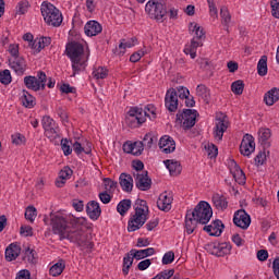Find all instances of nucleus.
I'll return each mask as SVG.
<instances>
[{"instance_id":"29","label":"nucleus","mask_w":279,"mask_h":279,"mask_svg":"<svg viewBox=\"0 0 279 279\" xmlns=\"http://www.w3.org/2000/svg\"><path fill=\"white\" fill-rule=\"evenodd\" d=\"M163 165H166L170 175H180L182 173V165L178 160L167 159Z\"/></svg>"},{"instance_id":"1","label":"nucleus","mask_w":279,"mask_h":279,"mask_svg":"<svg viewBox=\"0 0 279 279\" xmlns=\"http://www.w3.org/2000/svg\"><path fill=\"white\" fill-rule=\"evenodd\" d=\"M44 223L46 226H51L53 234H58L60 241H71V243H76L81 250H93L94 244L88 240V235L82 229H75L69 226L66 217L62 214H51L50 221L49 218H44Z\"/></svg>"},{"instance_id":"7","label":"nucleus","mask_w":279,"mask_h":279,"mask_svg":"<svg viewBox=\"0 0 279 279\" xmlns=\"http://www.w3.org/2000/svg\"><path fill=\"white\" fill-rule=\"evenodd\" d=\"M24 86H26L28 90H34L35 93L45 90V87L47 86V74H45V72H37V76H25Z\"/></svg>"},{"instance_id":"44","label":"nucleus","mask_w":279,"mask_h":279,"mask_svg":"<svg viewBox=\"0 0 279 279\" xmlns=\"http://www.w3.org/2000/svg\"><path fill=\"white\" fill-rule=\"evenodd\" d=\"M245 89V83L242 80L234 81L231 84V90L233 95H243V90Z\"/></svg>"},{"instance_id":"57","label":"nucleus","mask_w":279,"mask_h":279,"mask_svg":"<svg viewBox=\"0 0 279 279\" xmlns=\"http://www.w3.org/2000/svg\"><path fill=\"white\" fill-rule=\"evenodd\" d=\"M61 149L64 156H71V154H73V148H71V145L69 144V140L61 141Z\"/></svg>"},{"instance_id":"45","label":"nucleus","mask_w":279,"mask_h":279,"mask_svg":"<svg viewBox=\"0 0 279 279\" xmlns=\"http://www.w3.org/2000/svg\"><path fill=\"white\" fill-rule=\"evenodd\" d=\"M0 83L4 86H9V84H12V73L10 72V70L0 71Z\"/></svg>"},{"instance_id":"62","label":"nucleus","mask_w":279,"mask_h":279,"mask_svg":"<svg viewBox=\"0 0 279 279\" xmlns=\"http://www.w3.org/2000/svg\"><path fill=\"white\" fill-rule=\"evenodd\" d=\"M9 53H10V56H12V58H14V59L21 58V57L19 56V45H16V44H11V45L9 46Z\"/></svg>"},{"instance_id":"16","label":"nucleus","mask_w":279,"mask_h":279,"mask_svg":"<svg viewBox=\"0 0 279 279\" xmlns=\"http://www.w3.org/2000/svg\"><path fill=\"white\" fill-rule=\"evenodd\" d=\"M233 223L242 230H247L252 223V218L245 213V209H240L233 216Z\"/></svg>"},{"instance_id":"46","label":"nucleus","mask_w":279,"mask_h":279,"mask_svg":"<svg viewBox=\"0 0 279 279\" xmlns=\"http://www.w3.org/2000/svg\"><path fill=\"white\" fill-rule=\"evenodd\" d=\"M38 216V213L36 211V207L34 206H28L25 210V219H27V221H31L32 223H34V221L36 220V217Z\"/></svg>"},{"instance_id":"64","label":"nucleus","mask_w":279,"mask_h":279,"mask_svg":"<svg viewBox=\"0 0 279 279\" xmlns=\"http://www.w3.org/2000/svg\"><path fill=\"white\" fill-rule=\"evenodd\" d=\"M274 276L279 279V257L275 258L272 262Z\"/></svg>"},{"instance_id":"38","label":"nucleus","mask_w":279,"mask_h":279,"mask_svg":"<svg viewBox=\"0 0 279 279\" xmlns=\"http://www.w3.org/2000/svg\"><path fill=\"white\" fill-rule=\"evenodd\" d=\"M143 114H145V121H147V118L150 121H155V119L158 117V109L154 105H147L143 109Z\"/></svg>"},{"instance_id":"49","label":"nucleus","mask_w":279,"mask_h":279,"mask_svg":"<svg viewBox=\"0 0 279 279\" xmlns=\"http://www.w3.org/2000/svg\"><path fill=\"white\" fill-rule=\"evenodd\" d=\"M205 151L209 158H217V154H219V149L215 144H208L205 146Z\"/></svg>"},{"instance_id":"50","label":"nucleus","mask_w":279,"mask_h":279,"mask_svg":"<svg viewBox=\"0 0 279 279\" xmlns=\"http://www.w3.org/2000/svg\"><path fill=\"white\" fill-rule=\"evenodd\" d=\"M29 49H32L34 51V53H40V51H43V49H45V48H44L40 39L36 38L33 40V43H31Z\"/></svg>"},{"instance_id":"37","label":"nucleus","mask_w":279,"mask_h":279,"mask_svg":"<svg viewBox=\"0 0 279 279\" xmlns=\"http://www.w3.org/2000/svg\"><path fill=\"white\" fill-rule=\"evenodd\" d=\"M195 228H197V220L193 218L192 214L187 211L185 216V231L187 234H193L195 232Z\"/></svg>"},{"instance_id":"25","label":"nucleus","mask_w":279,"mask_h":279,"mask_svg":"<svg viewBox=\"0 0 279 279\" xmlns=\"http://www.w3.org/2000/svg\"><path fill=\"white\" fill-rule=\"evenodd\" d=\"M104 27H101V24L97 21H89L85 24L84 32L86 36H98V34H101Z\"/></svg>"},{"instance_id":"40","label":"nucleus","mask_w":279,"mask_h":279,"mask_svg":"<svg viewBox=\"0 0 279 279\" xmlns=\"http://www.w3.org/2000/svg\"><path fill=\"white\" fill-rule=\"evenodd\" d=\"M134 258L132 256V251H130L124 257H123V268H122V274L124 276H128L130 274V267L134 264Z\"/></svg>"},{"instance_id":"30","label":"nucleus","mask_w":279,"mask_h":279,"mask_svg":"<svg viewBox=\"0 0 279 279\" xmlns=\"http://www.w3.org/2000/svg\"><path fill=\"white\" fill-rule=\"evenodd\" d=\"M71 175H73V170L69 167H64L60 172H59V179L56 182V186H58V189H62V186H64V184H66V180H71Z\"/></svg>"},{"instance_id":"14","label":"nucleus","mask_w":279,"mask_h":279,"mask_svg":"<svg viewBox=\"0 0 279 279\" xmlns=\"http://www.w3.org/2000/svg\"><path fill=\"white\" fill-rule=\"evenodd\" d=\"M135 178V186L138 191H149L151 189V179L147 172H133Z\"/></svg>"},{"instance_id":"26","label":"nucleus","mask_w":279,"mask_h":279,"mask_svg":"<svg viewBox=\"0 0 279 279\" xmlns=\"http://www.w3.org/2000/svg\"><path fill=\"white\" fill-rule=\"evenodd\" d=\"M5 260L12 263V260H16L19 256H21V246L19 244L11 243L5 248Z\"/></svg>"},{"instance_id":"61","label":"nucleus","mask_w":279,"mask_h":279,"mask_svg":"<svg viewBox=\"0 0 279 279\" xmlns=\"http://www.w3.org/2000/svg\"><path fill=\"white\" fill-rule=\"evenodd\" d=\"M20 234H22V236H32L34 234V229L31 226H22Z\"/></svg>"},{"instance_id":"21","label":"nucleus","mask_w":279,"mask_h":279,"mask_svg":"<svg viewBox=\"0 0 279 279\" xmlns=\"http://www.w3.org/2000/svg\"><path fill=\"white\" fill-rule=\"evenodd\" d=\"M226 226H223V222L221 220H215L210 225L205 226L203 230H205V232H208L209 236H221Z\"/></svg>"},{"instance_id":"19","label":"nucleus","mask_w":279,"mask_h":279,"mask_svg":"<svg viewBox=\"0 0 279 279\" xmlns=\"http://www.w3.org/2000/svg\"><path fill=\"white\" fill-rule=\"evenodd\" d=\"M229 169L230 173L232 174L238 184H245V172H243V170L241 169V167H239V163H236L234 159H231L229 161Z\"/></svg>"},{"instance_id":"34","label":"nucleus","mask_w":279,"mask_h":279,"mask_svg":"<svg viewBox=\"0 0 279 279\" xmlns=\"http://www.w3.org/2000/svg\"><path fill=\"white\" fill-rule=\"evenodd\" d=\"M21 101L25 108H34L36 106V98L25 89L22 90Z\"/></svg>"},{"instance_id":"48","label":"nucleus","mask_w":279,"mask_h":279,"mask_svg":"<svg viewBox=\"0 0 279 279\" xmlns=\"http://www.w3.org/2000/svg\"><path fill=\"white\" fill-rule=\"evenodd\" d=\"M104 184L108 193H114V191H117V186L119 183H117V181H112L110 178H106L104 179Z\"/></svg>"},{"instance_id":"9","label":"nucleus","mask_w":279,"mask_h":279,"mask_svg":"<svg viewBox=\"0 0 279 279\" xmlns=\"http://www.w3.org/2000/svg\"><path fill=\"white\" fill-rule=\"evenodd\" d=\"M197 121V110L184 109L182 112L177 113V123L183 130H191Z\"/></svg>"},{"instance_id":"63","label":"nucleus","mask_w":279,"mask_h":279,"mask_svg":"<svg viewBox=\"0 0 279 279\" xmlns=\"http://www.w3.org/2000/svg\"><path fill=\"white\" fill-rule=\"evenodd\" d=\"M15 279H32V272L27 269L20 270Z\"/></svg>"},{"instance_id":"39","label":"nucleus","mask_w":279,"mask_h":279,"mask_svg":"<svg viewBox=\"0 0 279 279\" xmlns=\"http://www.w3.org/2000/svg\"><path fill=\"white\" fill-rule=\"evenodd\" d=\"M132 208V201L131 199H122L118 206L117 211L121 217H124V215H128V210Z\"/></svg>"},{"instance_id":"23","label":"nucleus","mask_w":279,"mask_h":279,"mask_svg":"<svg viewBox=\"0 0 279 279\" xmlns=\"http://www.w3.org/2000/svg\"><path fill=\"white\" fill-rule=\"evenodd\" d=\"M159 147L163 154H172V151H175V141H173V137L165 135L159 140Z\"/></svg>"},{"instance_id":"10","label":"nucleus","mask_w":279,"mask_h":279,"mask_svg":"<svg viewBox=\"0 0 279 279\" xmlns=\"http://www.w3.org/2000/svg\"><path fill=\"white\" fill-rule=\"evenodd\" d=\"M41 125L44 128L45 135L50 141H56V138L60 136V126H58V123H56L51 117L45 116L41 120Z\"/></svg>"},{"instance_id":"8","label":"nucleus","mask_w":279,"mask_h":279,"mask_svg":"<svg viewBox=\"0 0 279 279\" xmlns=\"http://www.w3.org/2000/svg\"><path fill=\"white\" fill-rule=\"evenodd\" d=\"M124 121L129 128H141V125H143V123L146 121L145 113H143V108L132 107L128 111Z\"/></svg>"},{"instance_id":"18","label":"nucleus","mask_w":279,"mask_h":279,"mask_svg":"<svg viewBox=\"0 0 279 279\" xmlns=\"http://www.w3.org/2000/svg\"><path fill=\"white\" fill-rule=\"evenodd\" d=\"M9 66L15 74L20 76L25 75V71H27V61L23 57H16L9 61Z\"/></svg>"},{"instance_id":"15","label":"nucleus","mask_w":279,"mask_h":279,"mask_svg":"<svg viewBox=\"0 0 279 279\" xmlns=\"http://www.w3.org/2000/svg\"><path fill=\"white\" fill-rule=\"evenodd\" d=\"M165 106L169 112H177L178 111V92L175 88H169L165 96Z\"/></svg>"},{"instance_id":"54","label":"nucleus","mask_w":279,"mask_h":279,"mask_svg":"<svg viewBox=\"0 0 279 279\" xmlns=\"http://www.w3.org/2000/svg\"><path fill=\"white\" fill-rule=\"evenodd\" d=\"M175 92H177V97H179V99H185L186 97H189V95H191V92L189 90V88L184 86L177 87Z\"/></svg>"},{"instance_id":"51","label":"nucleus","mask_w":279,"mask_h":279,"mask_svg":"<svg viewBox=\"0 0 279 279\" xmlns=\"http://www.w3.org/2000/svg\"><path fill=\"white\" fill-rule=\"evenodd\" d=\"M258 136H259V141H262V143H266V141H269V138H271V130L259 129Z\"/></svg>"},{"instance_id":"36","label":"nucleus","mask_w":279,"mask_h":279,"mask_svg":"<svg viewBox=\"0 0 279 279\" xmlns=\"http://www.w3.org/2000/svg\"><path fill=\"white\" fill-rule=\"evenodd\" d=\"M196 95H197V97H201V99H203V101H205V104L210 102V89H208V87H206V85H204V84L197 85Z\"/></svg>"},{"instance_id":"42","label":"nucleus","mask_w":279,"mask_h":279,"mask_svg":"<svg viewBox=\"0 0 279 279\" xmlns=\"http://www.w3.org/2000/svg\"><path fill=\"white\" fill-rule=\"evenodd\" d=\"M257 73L260 77L267 75V56H262L257 63Z\"/></svg>"},{"instance_id":"22","label":"nucleus","mask_w":279,"mask_h":279,"mask_svg":"<svg viewBox=\"0 0 279 279\" xmlns=\"http://www.w3.org/2000/svg\"><path fill=\"white\" fill-rule=\"evenodd\" d=\"M86 213L93 221H97L101 217V207L96 201H90L86 205Z\"/></svg>"},{"instance_id":"58","label":"nucleus","mask_w":279,"mask_h":279,"mask_svg":"<svg viewBox=\"0 0 279 279\" xmlns=\"http://www.w3.org/2000/svg\"><path fill=\"white\" fill-rule=\"evenodd\" d=\"M143 148L147 147L148 149L151 148L154 145V135L151 133H147L143 138Z\"/></svg>"},{"instance_id":"33","label":"nucleus","mask_w":279,"mask_h":279,"mask_svg":"<svg viewBox=\"0 0 279 279\" xmlns=\"http://www.w3.org/2000/svg\"><path fill=\"white\" fill-rule=\"evenodd\" d=\"M190 32L192 34H194L195 40H204L206 33L204 32V28H202V26H199V24L192 22L190 23Z\"/></svg>"},{"instance_id":"11","label":"nucleus","mask_w":279,"mask_h":279,"mask_svg":"<svg viewBox=\"0 0 279 279\" xmlns=\"http://www.w3.org/2000/svg\"><path fill=\"white\" fill-rule=\"evenodd\" d=\"M228 128H230V120L228 119V116L221 114L217 117L214 126V138H216V141H222L223 134H226Z\"/></svg>"},{"instance_id":"52","label":"nucleus","mask_w":279,"mask_h":279,"mask_svg":"<svg viewBox=\"0 0 279 279\" xmlns=\"http://www.w3.org/2000/svg\"><path fill=\"white\" fill-rule=\"evenodd\" d=\"M136 43L135 38H132L131 40L126 41L125 39H123L120 45H119V49H123V51H121V53H125V49H132V47H134Z\"/></svg>"},{"instance_id":"24","label":"nucleus","mask_w":279,"mask_h":279,"mask_svg":"<svg viewBox=\"0 0 279 279\" xmlns=\"http://www.w3.org/2000/svg\"><path fill=\"white\" fill-rule=\"evenodd\" d=\"M204 43L199 39L192 38L191 43L185 45L184 53L186 56H190L192 60H195L197 58V48L203 47Z\"/></svg>"},{"instance_id":"17","label":"nucleus","mask_w":279,"mask_h":279,"mask_svg":"<svg viewBox=\"0 0 279 279\" xmlns=\"http://www.w3.org/2000/svg\"><path fill=\"white\" fill-rule=\"evenodd\" d=\"M171 204H173V194L169 192H163L159 195L157 201V207L163 213H169L171 210Z\"/></svg>"},{"instance_id":"12","label":"nucleus","mask_w":279,"mask_h":279,"mask_svg":"<svg viewBox=\"0 0 279 279\" xmlns=\"http://www.w3.org/2000/svg\"><path fill=\"white\" fill-rule=\"evenodd\" d=\"M206 250L213 256L223 257L232 252V244L228 242L210 243L206 245Z\"/></svg>"},{"instance_id":"20","label":"nucleus","mask_w":279,"mask_h":279,"mask_svg":"<svg viewBox=\"0 0 279 279\" xmlns=\"http://www.w3.org/2000/svg\"><path fill=\"white\" fill-rule=\"evenodd\" d=\"M145 148H143V142H125L123 144L124 154H131L132 156H141Z\"/></svg>"},{"instance_id":"35","label":"nucleus","mask_w":279,"mask_h":279,"mask_svg":"<svg viewBox=\"0 0 279 279\" xmlns=\"http://www.w3.org/2000/svg\"><path fill=\"white\" fill-rule=\"evenodd\" d=\"M213 204L217 210H226V208H228V199H226V196L220 194H215L213 196Z\"/></svg>"},{"instance_id":"32","label":"nucleus","mask_w":279,"mask_h":279,"mask_svg":"<svg viewBox=\"0 0 279 279\" xmlns=\"http://www.w3.org/2000/svg\"><path fill=\"white\" fill-rule=\"evenodd\" d=\"M73 151H75V154L77 156H80V154H90L93 151V144L90 142H87L86 145H82L80 142H75L73 145Z\"/></svg>"},{"instance_id":"59","label":"nucleus","mask_w":279,"mask_h":279,"mask_svg":"<svg viewBox=\"0 0 279 279\" xmlns=\"http://www.w3.org/2000/svg\"><path fill=\"white\" fill-rule=\"evenodd\" d=\"M271 14L275 19H279V0H271Z\"/></svg>"},{"instance_id":"4","label":"nucleus","mask_w":279,"mask_h":279,"mask_svg":"<svg viewBox=\"0 0 279 279\" xmlns=\"http://www.w3.org/2000/svg\"><path fill=\"white\" fill-rule=\"evenodd\" d=\"M40 12L47 25H51V27H60L62 25V12L51 2L44 1L40 5Z\"/></svg>"},{"instance_id":"28","label":"nucleus","mask_w":279,"mask_h":279,"mask_svg":"<svg viewBox=\"0 0 279 279\" xmlns=\"http://www.w3.org/2000/svg\"><path fill=\"white\" fill-rule=\"evenodd\" d=\"M156 254L155 247H148L144 250H131V256L135 257V260H143V258H148V256H154Z\"/></svg>"},{"instance_id":"55","label":"nucleus","mask_w":279,"mask_h":279,"mask_svg":"<svg viewBox=\"0 0 279 279\" xmlns=\"http://www.w3.org/2000/svg\"><path fill=\"white\" fill-rule=\"evenodd\" d=\"M173 260H175V253L169 251L163 255L161 263L162 265H171Z\"/></svg>"},{"instance_id":"2","label":"nucleus","mask_w":279,"mask_h":279,"mask_svg":"<svg viewBox=\"0 0 279 279\" xmlns=\"http://www.w3.org/2000/svg\"><path fill=\"white\" fill-rule=\"evenodd\" d=\"M65 51L72 62V76L75 77V75L86 69V60H88V57L84 54V45L77 41L69 43L65 47Z\"/></svg>"},{"instance_id":"56","label":"nucleus","mask_w":279,"mask_h":279,"mask_svg":"<svg viewBox=\"0 0 279 279\" xmlns=\"http://www.w3.org/2000/svg\"><path fill=\"white\" fill-rule=\"evenodd\" d=\"M27 10H29V2L21 1L16 5V13L17 14H26Z\"/></svg>"},{"instance_id":"27","label":"nucleus","mask_w":279,"mask_h":279,"mask_svg":"<svg viewBox=\"0 0 279 279\" xmlns=\"http://www.w3.org/2000/svg\"><path fill=\"white\" fill-rule=\"evenodd\" d=\"M119 180L122 191L125 193H131L132 189H134V179L132 175L128 173H121Z\"/></svg>"},{"instance_id":"5","label":"nucleus","mask_w":279,"mask_h":279,"mask_svg":"<svg viewBox=\"0 0 279 279\" xmlns=\"http://www.w3.org/2000/svg\"><path fill=\"white\" fill-rule=\"evenodd\" d=\"M145 12L149 19L157 23H165L167 19V3L165 0H149L145 5Z\"/></svg>"},{"instance_id":"43","label":"nucleus","mask_w":279,"mask_h":279,"mask_svg":"<svg viewBox=\"0 0 279 279\" xmlns=\"http://www.w3.org/2000/svg\"><path fill=\"white\" fill-rule=\"evenodd\" d=\"M94 80H106L108 77V69L98 66L93 70L92 73Z\"/></svg>"},{"instance_id":"53","label":"nucleus","mask_w":279,"mask_h":279,"mask_svg":"<svg viewBox=\"0 0 279 279\" xmlns=\"http://www.w3.org/2000/svg\"><path fill=\"white\" fill-rule=\"evenodd\" d=\"M11 141L13 145H25V135L21 133H15L11 135Z\"/></svg>"},{"instance_id":"60","label":"nucleus","mask_w":279,"mask_h":279,"mask_svg":"<svg viewBox=\"0 0 279 279\" xmlns=\"http://www.w3.org/2000/svg\"><path fill=\"white\" fill-rule=\"evenodd\" d=\"M254 160H255V165L257 167H260V166L265 165V160H267V155L265 153L260 151L256 155Z\"/></svg>"},{"instance_id":"31","label":"nucleus","mask_w":279,"mask_h":279,"mask_svg":"<svg viewBox=\"0 0 279 279\" xmlns=\"http://www.w3.org/2000/svg\"><path fill=\"white\" fill-rule=\"evenodd\" d=\"M264 101L266 106H274L276 101H279V88H271L264 96Z\"/></svg>"},{"instance_id":"47","label":"nucleus","mask_w":279,"mask_h":279,"mask_svg":"<svg viewBox=\"0 0 279 279\" xmlns=\"http://www.w3.org/2000/svg\"><path fill=\"white\" fill-rule=\"evenodd\" d=\"M220 16L222 19V23L226 27L230 26V22L232 21V16L230 15V11L227 8H222L220 10Z\"/></svg>"},{"instance_id":"3","label":"nucleus","mask_w":279,"mask_h":279,"mask_svg":"<svg viewBox=\"0 0 279 279\" xmlns=\"http://www.w3.org/2000/svg\"><path fill=\"white\" fill-rule=\"evenodd\" d=\"M135 213L131 215L128 222V232H136L145 226L147 219H149V206L147 201L137 198L133 206Z\"/></svg>"},{"instance_id":"13","label":"nucleus","mask_w":279,"mask_h":279,"mask_svg":"<svg viewBox=\"0 0 279 279\" xmlns=\"http://www.w3.org/2000/svg\"><path fill=\"white\" fill-rule=\"evenodd\" d=\"M254 151H256V142H254V136L245 134L240 145V154L250 158Z\"/></svg>"},{"instance_id":"41","label":"nucleus","mask_w":279,"mask_h":279,"mask_svg":"<svg viewBox=\"0 0 279 279\" xmlns=\"http://www.w3.org/2000/svg\"><path fill=\"white\" fill-rule=\"evenodd\" d=\"M66 265L64 264V260H59L57 264L50 267V276H53V278L60 276L62 271H64V268Z\"/></svg>"},{"instance_id":"6","label":"nucleus","mask_w":279,"mask_h":279,"mask_svg":"<svg viewBox=\"0 0 279 279\" xmlns=\"http://www.w3.org/2000/svg\"><path fill=\"white\" fill-rule=\"evenodd\" d=\"M190 214L192 215L193 219L197 221V223L206 226V223H208L213 217V208L208 202L201 201L194 210L190 211Z\"/></svg>"}]
</instances>
